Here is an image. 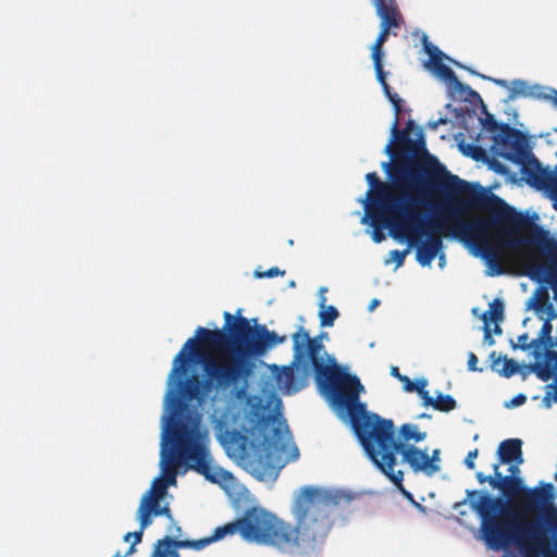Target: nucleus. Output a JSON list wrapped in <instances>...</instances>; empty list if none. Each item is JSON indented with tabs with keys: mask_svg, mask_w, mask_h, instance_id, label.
Instances as JSON below:
<instances>
[{
	"mask_svg": "<svg viewBox=\"0 0 557 557\" xmlns=\"http://www.w3.org/2000/svg\"><path fill=\"white\" fill-rule=\"evenodd\" d=\"M488 324L491 322L499 323L504 320V302L496 298L490 304V310L486 311Z\"/></svg>",
	"mask_w": 557,
	"mask_h": 557,
	"instance_id": "obj_32",
	"label": "nucleus"
},
{
	"mask_svg": "<svg viewBox=\"0 0 557 557\" xmlns=\"http://www.w3.org/2000/svg\"><path fill=\"white\" fill-rule=\"evenodd\" d=\"M381 472L396 486V488L408 499L413 502L412 494L407 491L403 484L404 471L392 466L389 469H383Z\"/></svg>",
	"mask_w": 557,
	"mask_h": 557,
	"instance_id": "obj_27",
	"label": "nucleus"
},
{
	"mask_svg": "<svg viewBox=\"0 0 557 557\" xmlns=\"http://www.w3.org/2000/svg\"><path fill=\"white\" fill-rule=\"evenodd\" d=\"M391 374L395 377H397L400 381V377H404L405 375L400 374L399 369L397 367H392Z\"/></svg>",
	"mask_w": 557,
	"mask_h": 557,
	"instance_id": "obj_50",
	"label": "nucleus"
},
{
	"mask_svg": "<svg viewBox=\"0 0 557 557\" xmlns=\"http://www.w3.org/2000/svg\"><path fill=\"white\" fill-rule=\"evenodd\" d=\"M400 175L393 176V184L384 183L375 172L366 175L370 186L367 193L369 201L364 208L386 207V209L405 210L406 205H426V198L422 193H406L397 190L400 184Z\"/></svg>",
	"mask_w": 557,
	"mask_h": 557,
	"instance_id": "obj_14",
	"label": "nucleus"
},
{
	"mask_svg": "<svg viewBox=\"0 0 557 557\" xmlns=\"http://www.w3.org/2000/svg\"><path fill=\"white\" fill-rule=\"evenodd\" d=\"M502 327L498 325V323H495V326L493 329V333L498 335V334H502Z\"/></svg>",
	"mask_w": 557,
	"mask_h": 557,
	"instance_id": "obj_55",
	"label": "nucleus"
},
{
	"mask_svg": "<svg viewBox=\"0 0 557 557\" xmlns=\"http://www.w3.org/2000/svg\"><path fill=\"white\" fill-rule=\"evenodd\" d=\"M125 556H126V554H125V555H122V554H121V553H119V552L114 555V557H125Z\"/></svg>",
	"mask_w": 557,
	"mask_h": 557,
	"instance_id": "obj_58",
	"label": "nucleus"
},
{
	"mask_svg": "<svg viewBox=\"0 0 557 557\" xmlns=\"http://www.w3.org/2000/svg\"><path fill=\"white\" fill-rule=\"evenodd\" d=\"M397 455L407 463L414 473H423L430 476L429 470H433L432 461L428 459V448L421 449L412 443L398 444Z\"/></svg>",
	"mask_w": 557,
	"mask_h": 557,
	"instance_id": "obj_20",
	"label": "nucleus"
},
{
	"mask_svg": "<svg viewBox=\"0 0 557 557\" xmlns=\"http://www.w3.org/2000/svg\"><path fill=\"white\" fill-rule=\"evenodd\" d=\"M428 459L432 461L433 470H429L430 476L434 475L435 473L440 472L441 466V450L440 449H433L432 454H428Z\"/></svg>",
	"mask_w": 557,
	"mask_h": 557,
	"instance_id": "obj_37",
	"label": "nucleus"
},
{
	"mask_svg": "<svg viewBox=\"0 0 557 557\" xmlns=\"http://www.w3.org/2000/svg\"><path fill=\"white\" fill-rule=\"evenodd\" d=\"M543 253L545 261L535 258L527 259V274L533 281L547 283L554 292V299L557 301V240L547 239Z\"/></svg>",
	"mask_w": 557,
	"mask_h": 557,
	"instance_id": "obj_16",
	"label": "nucleus"
},
{
	"mask_svg": "<svg viewBox=\"0 0 557 557\" xmlns=\"http://www.w3.org/2000/svg\"><path fill=\"white\" fill-rule=\"evenodd\" d=\"M426 437L425 432H421L418 425L412 423H405L398 430V435L396 436V444L401 443H419L424 441Z\"/></svg>",
	"mask_w": 557,
	"mask_h": 557,
	"instance_id": "obj_26",
	"label": "nucleus"
},
{
	"mask_svg": "<svg viewBox=\"0 0 557 557\" xmlns=\"http://www.w3.org/2000/svg\"><path fill=\"white\" fill-rule=\"evenodd\" d=\"M545 521L547 527L557 533V509H552V511L546 515Z\"/></svg>",
	"mask_w": 557,
	"mask_h": 557,
	"instance_id": "obj_41",
	"label": "nucleus"
},
{
	"mask_svg": "<svg viewBox=\"0 0 557 557\" xmlns=\"http://www.w3.org/2000/svg\"><path fill=\"white\" fill-rule=\"evenodd\" d=\"M324 338H327V333L322 332L315 337H310L309 332L302 326L292 335L294 361L301 366L307 374L314 373L318 387L327 398L350 384H356L359 377L347 372L337 364L335 358L327 355L323 345Z\"/></svg>",
	"mask_w": 557,
	"mask_h": 557,
	"instance_id": "obj_8",
	"label": "nucleus"
},
{
	"mask_svg": "<svg viewBox=\"0 0 557 557\" xmlns=\"http://www.w3.org/2000/svg\"><path fill=\"white\" fill-rule=\"evenodd\" d=\"M408 253H409V248H407L405 250L394 249L389 252V256H391L392 260L395 262L396 268H400L404 264L405 258Z\"/></svg>",
	"mask_w": 557,
	"mask_h": 557,
	"instance_id": "obj_38",
	"label": "nucleus"
},
{
	"mask_svg": "<svg viewBox=\"0 0 557 557\" xmlns=\"http://www.w3.org/2000/svg\"><path fill=\"white\" fill-rule=\"evenodd\" d=\"M398 123L399 117H396L391 128L392 138L384 149L393 162H383L382 169L389 177L388 184H393L394 175H400L397 190L422 193L423 197L428 199V193L430 190L440 191V184L453 174L435 158L430 161L414 159L416 156L425 151L424 139L421 134L417 140L410 138L412 121H409L401 131L398 128Z\"/></svg>",
	"mask_w": 557,
	"mask_h": 557,
	"instance_id": "obj_6",
	"label": "nucleus"
},
{
	"mask_svg": "<svg viewBox=\"0 0 557 557\" xmlns=\"http://www.w3.org/2000/svg\"><path fill=\"white\" fill-rule=\"evenodd\" d=\"M468 500L481 519L482 539L490 548L499 550L516 545L523 557H549L552 543L547 529L537 520L519 521L515 506L518 500L468 490L467 499L456 503L454 508L466 505Z\"/></svg>",
	"mask_w": 557,
	"mask_h": 557,
	"instance_id": "obj_5",
	"label": "nucleus"
},
{
	"mask_svg": "<svg viewBox=\"0 0 557 557\" xmlns=\"http://www.w3.org/2000/svg\"><path fill=\"white\" fill-rule=\"evenodd\" d=\"M498 460L494 465L522 463V441L519 438H509L503 441L497 449Z\"/></svg>",
	"mask_w": 557,
	"mask_h": 557,
	"instance_id": "obj_22",
	"label": "nucleus"
},
{
	"mask_svg": "<svg viewBox=\"0 0 557 557\" xmlns=\"http://www.w3.org/2000/svg\"><path fill=\"white\" fill-rule=\"evenodd\" d=\"M423 406L432 407L435 410L442 412H449L457 407V403L455 398L450 395H444L438 393L436 398H433L429 392H426L425 396L422 399Z\"/></svg>",
	"mask_w": 557,
	"mask_h": 557,
	"instance_id": "obj_25",
	"label": "nucleus"
},
{
	"mask_svg": "<svg viewBox=\"0 0 557 557\" xmlns=\"http://www.w3.org/2000/svg\"><path fill=\"white\" fill-rule=\"evenodd\" d=\"M528 338L527 334L519 336V342H524Z\"/></svg>",
	"mask_w": 557,
	"mask_h": 557,
	"instance_id": "obj_56",
	"label": "nucleus"
},
{
	"mask_svg": "<svg viewBox=\"0 0 557 557\" xmlns=\"http://www.w3.org/2000/svg\"><path fill=\"white\" fill-rule=\"evenodd\" d=\"M478 455H479L478 448H474L473 450H470L468 453V455L466 456L465 461H463L468 469L473 470L475 468L474 459L478 457Z\"/></svg>",
	"mask_w": 557,
	"mask_h": 557,
	"instance_id": "obj_43",
	"label": "nucleus"
},
{
	"mask_svg": "<svg viewBox=\"0 0 557 557\" xmlns=\"http://www.w3.org/2000/svg\"><path fill=\"white\" fill-rule=\"evenodd\" d=\"M555 479L557 480V472H556Z\"/></svg>",
	"mask_w": 557,
	"mask_h": 557,
	"instance_id": "obj_61",
	"label": "nucleus"
},
{
	"mask_svg": "<svg viewBox=\"0 0 557 557\" xmlns=\"http://www.w3.org/2000/svg\"><path fill=\"white\" fill-rule=\"evenodd\" d=\"M166 531L169 534H171L170 539L180 540L178 537L182 535V528L174 519L170 521ZM166 537H169V535Z\"/></svg>",
	"mask_w": 557,
	"mask_h": 557,
	"instance_id": "obj_40",
	"label": "nucleus"
},
{
	"mask_svg": "<svg viewBox=\"0 0 557 557\" xmlns=\"http://www.w3.org/2000/svg\"><path fill=\"white\" fill-rule=\"evenodd\" d=\"M552 101L557 107V90L554 88H546V99Z\"/></svg>",
	"mask_w": 557,
	"mask_h": 557,
	"instance_id": "obj_46",
	"label": "nucleus"
},
{
	"mask_svg": "<svg viewBox=\"0 0 557 557\" xmlns=\"http://www.w3.org/2000/svg\"><path fill=\"white\" fill-rule=\"evenodd\" d=\"M503 124L504 123H498L496 121V119L494 117L493 114H488L486 113V117L482 120V125L483 127L491 132L493 134V137L497 134V133H502L503 131Z\"/></svg>",
	"mask_w": 557,
	"mask_h": 557,
	"instance_id": "obj_34",
	"label": "nucleus"
},
{
	"mask_svg": "<svg viewBox=\"0 0 557 557\" xmlns=\"http://www.w3.org/2000/svg\"><path fill=\"white\" fill-rule=\"evenodd\" d=\"M294 364H297V371L301 370L300 377H297L296 370L292 366L283 367L275 375L276 385L283 394L297 393L307 385V379L311 372L307 374L301 366L295 361Z\"/></svg>",
	"mask_w": 557,
	"mask_h": 557,
	"instance_id": "obj_21",
	"label": "nucleus"
},
{
	"mask_svg": "<svg viewBox=\"0 0 557 557\" xmlns=\"http://www.w3.org/2000/svg\"><path fill=\"white\" fill-rule=\"evenodd\" d=\"M151 557H168V556H166L165 552H159V549L154 546Z\"/></svg>",
	"mask_w": 557,
	"mask_h": 557,
	"instance_id": "obj_52",
	"label": "nucleus"
},
{
	"mask_svg": "<svg viewBox=\"0 0 557 557\" xmlns=\"http://www.w3.org/2000/svg\"><path fill=\"white\" fill-rule=\"evenodd\" d=\"M160 516L165 517L169 521H172L174 519L169 504L161 505L159 510V517Z\"/></svg>",
	"mask_w": 557,
	"mask_h": 557,
	"instance_id": "obj_45",
	"label": "nucleus"
},
{
	"mask_svg": "<svg viewBox=\"0 0 557 557\" xmlns=\"http://www.w3.org/2000/svg\"><path fill=\"white\" fill-rule=\"evenodd\" d=\"M169 388L165 403L170 409L166 418V430L174 445L168 450L164 446L161 450V469L163 476L171 482H176L177 469L186 461L188 467L203 475L212 483H220L226 479L227 472L212 465L207 446L208 431L200 426V417L189 410V399L185 394V385L177 381Z\"/></svg>",
	"mask_w": 557,
	"mask_h": 557,
	"instance_id": "obj_4",
	"label": "nucleus"
},
{
	"mask_svg": "<svg viewBox=\"0 0 557 557\" xmlns=\"http://www.w3.org/2000/svg\"><path fill=\"white\" fill-rule=\"evenodd\" d=\"M371 58L373 61V66L375 71L376 78L383 77V75H386V72L383 69V58H384V51L383 48H371Z\"/></svg>",
	"mask_w": 557,
	"mask_h": 557,
	"instance_id": "obj_33",
	"label": "nucleus"
},
{
	"mask_svg": "<svg viewBox=\"0 0 557 557\" xmlns=\"http://www.w3.org/2000/svg\"><path fill=\"white\" fill-rule=\"evenodd\" d=\"M482 320L484 322V341L490 346H492V345H494L495 341L493 339V337L491 335L492 331L490 330L488 320H487V313H483Z\"/></svg>",
	"mask_w": 557,
	"mask_h": 557,
	"instance_id": "obj_42",
	"label": "nucleus"
},
{
	"mask_svg": "<svg viewBox=\"0 0 557 557\" xmlns=\"http://www.w3.org/2000/svg\"><path fill=\"white\" fill-rule=\"evenodd\" d=\"M237 339L244 341L245 346L242 350L246 371L231 383V391L234 398L243 400L247 395L248 379L252 373V358L262 356L270 347L282 344L286 336H278L275 332L269 331L264 324L250 325L249 320H240L235 329Z\"/></svg>",
	"mask_w": 557,
	"mask_h": 557,
	"instance_id": "obj_11",
	"label": "nucleus"
},
{
	"mask_svg": "<svg viewBox=\"0 0 557 557\" xmlns=\"http://www.w3.org/2000/svg\"><path fill=\"white\" fill-rule=\"evenodd\" d=\"M400 382L404 383V389L408 393L416 392L419 394V396L423 399V397L426 394V385L428 381L425 379H418L416 382H412L407 375L404 377H400Z\"/></svg>",
	"mask_w": 557,
	"mask_h": 557,
	"instance_id": "obj_31",
	"label": "nucleus"
},
{
	"mask_svg": "<svg viewBox=\"0 0 557 557\" xmlns=\"http://www.w3.org/2000/svg\"><path fill=\"white\" fill-rule=\"evenodd\" d=\"M338 497L307 485L292 505L295 524L262 508L250 507L239 518L240 536L248 543L270 546L290 556L310 557L320 552L333 525Z\"/></svg>",
	"mask_w": 557,
	"mask_h": 557,
	"instance_id": "obj_2",
	"label": "nucleus"
},
{
	"mask_svg": "<svg viewBox=\"0 0 557 557\" xmlns=\"http://www.w3.org/2000/svg\"><path fill=\"white\" fill-rule=\"evenodd\" d=\"M145 530H141V525L139 524V530L136 532H128L124 535V541L128 542L131 539H134L133 544L129 546L126 555H131L135 550V545L141 542L143 534Z\"/></svg>",
	"mask_w": 557,
	"mask_h": 557,
	"instance_id": "obj_36",
	"label": "nucleus"
},
{
	"mask_svg": "<svg viewBox=\"0 0 557 557\" xmlns=\"http://www.w3.org/2000/svg\"><path fill=\"white\" fill-rule=\"evenodd\" d=\"M377 16L381 18V30L372 47L383 48L389 34L396 35L395 29H399L404 24V18L399 12L396 0H372Z\"/></svg>",
	"mask_w": 557,
	"mask_h": 557,
	"instance_id": "obj_18",
	"label": "nucleus"
},
{
	"mask_svg": "<svg viewBox=\"0 0 557 557\" xmlns=\"http://www.w3.org/2000/svg\"><path fill=\"white\" fill-rule=\"evenodd\" d=\"M161 500V498L143 494L137 509V519L141 530H146L151 525L153 518L159 517V510L162 505Z\"/></svg>",
	"mask_w": 557,
	"mask_h": 557,
	"instance_id": "obj_23",
	"label": "nucleus"
},
{
	"mask_svg": "<svg viewBox=\"0 0 557 557\" xmlns=\"http://www.w3.org/2000/svg\"><path fill=\"white\" fill-rule=\"evenodd\" d=\"M425 50L430 57L426 66L436 77L446 82L454 91L459 92L461 96H466V99L469 97L473 100L483 102L479 92L473 90L470 86L461 83L457 78L455 72L443 63V59L446 55L437 47L425 44Z\"/></svg>",
	"mask_w": 557,
	"mask_h": 557,
	"instance_id": "obj_17",
	"label": "nucleus"
},
{
	"mask_svg": "<svg viewBox=\"0 0 557 557\" xmlns=\"http://www.w3.org/2000/svg\"><path fill=\"white\" fill-rule=\"evenodd\" d=\"M552 330V325L549 324V322H545L542 326V333L543 334H548Z\"/></svg>",
	"mask_w": 557,
	"mask_h": 557,
	"instance_id": "obj_53",
	"label": "nucleus"
},
{
	"mask_svg": "<svg viewBox=\"0 0 557 557\" xmlns=\"http://www.w3.org/2000/svg\"><path fill=\"white\" fill-rule=\"evenodd\" d=\"M224 320L222 330L199 326L173 360L169 381L183 383L187 397L199 405L213 392L228 391L247 369L242 354L246 342L237 339L235 329L248 319L225 311Z\"/></svg>",
	"mask_w": 557,
	"mask_h": 557,
	"instance_id": "obj_3",
	"label": "nucleus"
},
{
	"mask_svg": "<svg viewBox=\"0 0 557 557\" xmlns=\"http://www.w3.org/2000/svg\"><path fill=\"white\" fill-rule=\"evenodd\" d=\"M537 190H544L548 194V197L553 201V208L557 211V165L554 171H550L548 166L530 184Z\"/></svg>",
	"mask_w": 557,
	"mask_h": 557,
	"instance_id": "obj_24",
	"label": "nucleus"
},
{
	"mask_svg": "<svg viewBox=\"0 0 557 557\" xmlns=\"http://www.w3.org/2000/svg\"><path fill=\"white\" fill-rule=\"evenodd\" d=\"M527 347H528V346H527L525 344H522V345H521V348H522V349H527Z\"/></svg>",
	"mask_w": 557,
	"mask_h": 557,
	"instance_id": "obj_59",
	"label": "nucleus"
},
{
	"mask_svg": "<svg viewBox=\"0 0 557 557\" xmlns=\"http://www.w3.org/2000/svg\"><path fill=\"white\" fill-rule=\"evenodd\" d=\"M238 533L240 535V525L239 519L226 523L224 525L218 527L211 536L203 537L196 541L190 540H174L170 537H163L158 540L156 543V547L159 552H165L168 557H181L177 553L178 548H193L196 550H200L208 546L209 544L220 541L224 539L226 535H234Z\"/></svg>",
	"mask_w": 557,
	"mask_h": 557,
	"instance_id": "obj_15",
	"label": "nucleus"
},
{
	"mask_svg": "<svg viewBox=\"0 0 557 557\" xmlns=\"http://www.w3.org/2000/svg\"><path fill=\"white\" fill-rule=\"evenodd\" d=\"M519 368L520 367L517 361H515L513 359H507L505 357L504 358V368L500 371V374L505 377H510L518 372Z\"/></svg>",
	"mask_w": 557,
	"mask_h": 557,
	"instance_id": "obj_35",
	"label": "nucleus"
},
{
	"mask_svg": "<svg viewBox=\"0 0 557 557\" xmlns=\"http://www.w3.org/2000/svg\"><path fill=\"white\" fill-rule=\"evenodd\" d=\"M493 140L496 153L519 165L520 172L529 185L533 178L546 170L530 150L527 136L521 131L503 124L502 133H497Z\"/></svg>",
	"mask_w": 557,
	"mask_h": 557,
	"instance_id": "obj_12",
	"label": "nucleus"
},
{
	"mask_svg": "<svg viewBox=\"0 0 557 557\" xmlns=\"http://www.w3.org/2000/svg\"><path fill=\"white\" fill-rule=\"evenodd\" d=\"M456 64L458 65V63H456ZM459 66H460V67H462V65H460V64H459ZM463 69H466V70H467V67H466V66H463ZM468 71H469L471 74H476V73H475L474 71H472V70H469V69H468Z\"/></svg>",
	"mask_w": 557,
	"mask_h": 557,
	"instance_id": "obj_57",
	"label": "nucleus"
},
{
	"mask_svg": "<svg viewBox=\"0 0 557 557\" xmlns=\"http://www.w3.org/2000/svg\"><path fill=\"white\" fill-rule=\"evenodd\" d=\"M547 359H548V361L554 362V366L557 369V351H555V350L548 351Z\"/></svg>",
	"mask_w": 557,
	"mask_h": 557,
	"instance_id": "obj_49",
	"label": "nucleus"
},
{
	"mask_svg": "<svg viewBox=\"0 0 557 557\" xmlns=\"http://www.w3.org/2000/svg\"><path fill=\"white\" fill-rule=\"evenodd\" d=\"M495 355H496V352H495V351H493V352L491 354V358H494V357H495Z\"/></svg>",
	"mask_w": 557,
	"mask_h": 557,
	"instance_id": "obj_60",
	"label": "nucleus"
},
{
	"mask_svg": "<svg viewBox=\"0 0 557 557\" xmlns=\"http://www.w3.org/2000/svg\"><path fill=\"white\" fill-rule=\"evenodd\" d=\"M525 400H527V396L523 395V394H519V395H517L516 397H513L511 399V405L512 406H520V405L524 404Z\"/></svg>",
	"mask_w": 557,
	"mask_h": 557,
	"instance_id": "obj_47",
	"label": "nucleus"
},
{
	"mask_svg": "<svg viewBox=\"0 0 557 557\" xmlns=\"http://www.w3.org/2000/svg\"><path fill=\"white\" fill-rule=\"evenodd\" d=\"M325 297L321 298L319 312L320 325L322 327L333 326L335 320L338 318V310L334 306H325Z\"/></svg>",
	"mask_w": 557,
	"mask_h": 557,
	"instance_id": "obj_28",
	"label": "nucleus"
},
{
	"mask_svg": "<svg viewBox=\"0 0 557 557\" xmlns=\"http://www.w3.org/2000/svg\"><path fill=\"white\" fill-rule=\"evenodd\" d=\"M481 78L493 82L495 85L509 90L508 100H516L519 97L531 98L536 100L546 99V88L537 85L530 84L527 81L517 78L509 83L506 79L493 78L483 74H478Z\"/></svg>",
	"mask_w": 557,
	"mask_h": 557,
	"instance_id": "obj_19",
	"label": "nucleus"
},
{
	"mask_svg": "<svg viewBox=\"0 0 557 557\" xmlns=\"http://www.w3.org/2000/svg\"><path fill=\"white\" fill-rule=\"evenodd\" d=\"M176 482H170L168 478H157L153 480L151 487L144 495L153 496L163 499L166 495L168 486L174 485Z\"/></svg>",
	"mask_w": 557,
	"mask_h": 557,
	"instance_id": "obj_30",
	"label": "nucleus"
},
{
	"mask_svg": "<svg viewBox=\"0 0 557 557\" xmlns=\"http://www.w3.org/2000/svg\"><path fill=\"white\" fill-rule=\"evenodd\" d=\"M509 474L504 475L498 465H493V474L485 475L482 471L475 473L478 482L482 485L488 483L493 490H498L502 493L500 497H505L508 500H518L525 508L533 507L541 498L553 497L554 486L550 483L544 485L545 493H541L539 490L529 488L524 486L523 480L520 478V463H509Z\"/></svg>",
	"mask_w": 557,
	"mask_h": 557,
	"instance_id": "obj_13",
	"label": "nucleus"
},
{
	"mask_svg": "<svg viewBox=\"0 0 557 557\" xmlns=\"http://www.w3.org/2000/svg\"><path fill=\"white\" fill-rule=\"evenodd\" d=\"M440 193L446 197L435 219L426 221L421 212V225L425 233H414L416 259L430 265L443 247L441 235L451 236L471 244L502 274L497 263L506 249L542 246L547 242L546 232L530 218L508 205L503 198L457 175H449L440 184ZM423 211V209H421Z\"/></svg>",
	"mask_w": 557,
	"mask_h": 557,
	"instance_id": "obj_1",
	"label": "nucleus"
},
{
	"mask_svg": "<svg viewBox=\"0 0 557 557\" xmlns=\"http://www.w3.org/2000/svg\"><path fill=\"white\" fill-rule=\"evenodd\" d=\"M445 122H446V121H445L444 119H440V120H437V121H435V122H430V123H429V126H430L432 129H436V128H437V126H438L440 124H443V123H445Z\"/></svg>",
	"mask_w": 557,
	"mask_h": 557,
	"instance_id": "obj_51",
	"label": "nucleus"
},
{
	"mask_svg": "<svg viewBox=\"0 0 557 557\" xmlns=\"http://www.w3.org/2000/svg\"><path fill=\"white\" fill-rule=\"evenodd\" d=\"M362 391L363 385L359 380L327 399L337 411L348 414L352 430L373 465L380 471L389 469L397 466L398 444L394 422L368 411L366 404L359 400Z\"/></svg>",
	"mask_w": 557,
	"mask_h": 557,
	"instance_id": "obj_7",
	"label": "nucleus"
},
{
	"mask_svg": "<svg viewBox=\"0 0 557 557\" xmlns=\"http://www.w3.org/2000/svg\"><path fill=\"white\" fill-rule=\"evenodd\" d=\"M258 421L260 423H265L268 424L269 422H274L275 421V417L272 416V414H267L264 416L263 413L261 414V417H258Z\"/></svg>",
	"mask_w": 557,
	"mask_h": 557,
	"instance_id": "obj_48",
	"label": "nucleus"
},
{
	"mask_svg": "<svg viewBox=\"0 0 557 557\" xmlns=\"http://www.w3.org/2000/svg\"><path fill=\"white\" fill-rule=\"evenodd\" d=\"M284 274H285V271L280 270L277 267H273L265 272L256 271V273H255V275L259 278H264V277L272 278L277 275H284Z\"/></svg>",
	"mask_w": 557,
	"mask_h": 557,
	"instance_id": "obj_39",
	"label": "nucleus"
},
{
	"mask_svg": "<svg viewBox=\"0 0 557 557\" xmlns=\"http://www.w3.org/2000/svg\"><path fill=\"white\" fill-rule=\"evenodd\" d=\"M478 364V357L475 356L474 352H469L468 355V369L470 371H482V369H479L476 367Z\"/></svg>",
	"mask_w": 557,
	"mask_h": 557,
	"instance_id": "obj_44",
	"label": "nucleus"
},
{
	"mask_svg": "<svg viewBox=\"0 0 557 557\" xmlns=\"http://www.w3.org/2000/svg\"><path fill=\"white\" fill-rule=\"evenodd\" d=\"M426 205H406L405 210L386 209V207L364 208L363 221L369 218L373 226L372 239L381 243L385 239L382 230L387 228L395 239H406L413 246V234L425 233L421 225V209Z\"/></svg>",
	"mask_w": 557,
	"mask_h": 557,
	"instance_id": "obj_10",
	"label": "nucleus"
},
{
	"mask_svg": "<svg viewBox=\"0 0 557 557\" xmlns=\"http://www.w3.org/2000/svg\"><path fill=\"white\" fill-rule=\"evenodd\" d=\"M380 85L382 86V89L384 91L385 97L391 101L393 104L394 111H395V119L398 117V115L401 112L403 108V100L401 98L396 94L392 91L391 86L388 85L386 81V75H383L381 78H376Z\"/></svg>",
	"mask_w": 557,
	"mask_h": 557,
	"instance_id": "obj_29",
	"label": "nucleus"
},
{
	"mask_svg": "<svg viewBox=\"0 0 557 557\" xmlns=\"http://www.w3.org/2000/svg\"><path fill=\"white\" fill-rule=\"evenodd\" d=\"M290 440V432L285 421L277 422L272 430L271 440L268 441V447L261 448L255 446L248 436L239 430H226L221 436V443L228 455L239 458L250 465L255 471L262 474H271L276 468L274 453L285 451Z\"/></svg>",
	"mask_w": 557,
	"mask_h": 557,
	"instance_id": "obj_9",
	"label": "nucleus"
},
{
	"mask_svg": "<svg viewBox=\"0 0 557 557\" xmlns=\"http://www.w3.org/2000/svg\"><path fill=\"white\" fill-rule=\"evenodd\" d=\"M379 304V299H373L369 305V310L372 311Z\"/></svg>",
	"mask_w": 557,
	"mask_h": 557,
	"instance_id": "obj_54",
	"label": "nucleus"
}]
</instances>
